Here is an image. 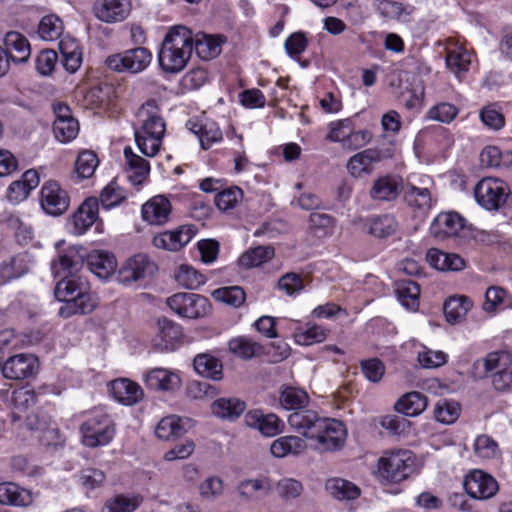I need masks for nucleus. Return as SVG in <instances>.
I'll return each mask as SVG.
<instances>
[{"mask_svg":"<svg viewBox=\"0 0 512 512\" xmlns=\"http://www.w3.org/2000/svg\"><path fill=\"white\" fill-rule=\"evenodd\" d=\"M82 266V262L67 254L60 255L51 264L54 275L61 278L55 286L54 295L63 302L58 311L63 318L91 313L97 305L95 297L89 293L88 283L79 274Z\"/></svg>","mask_w":512,"mask_h":512,"instance_id":"1","label":"nucleus"},{"mask_svg":"<svg viewBox=\"0 0 512 512\" xmlns=\"http://www.w3.org/2000/svg\"><path fill=\"white\" fill-rule=\"evenodd\" d=\"M193 52V31L184 25L168 28L162 41L158 61L166 73H179L189 62Z\"/></svg>","mask_w":512,"mask_h":512,"instance_id":"2","label":"nucleus"},{"mask_svg":"<svg viewBox=\"0 0 512 512\" xmlns=\"http://www.w3.org/2000/svg\"><path fill=\"white\" fill-rule=\"evenodd\" d=\"M82 443L90 448L105 446L115 435L112 419L102 410L92 411L81 424Z\"/></svg>","mask_w":512,"mask_h":512,"instance_id":"3","label":"nucleus"},{"mask_svg":"<svg viewBox=\"0 0 512 512\" xmlns=\"http://www.w3.org/2000/svg\"><path fill=\"white\" fill-rule=\"evenodd\" d=\"M413 466V453L406 449L385 451L378 460L380 476L392 483H399L407 479L413 471Z\"/></svg>","mask_w":512,"mask_h":512,"instance_id":"4","label":"nucleus"},{"mask_svg":"<svg viewBox=\"0 0 512 512\" xmlns=\"http://www.w3.org/2000/svg\"><path fill=\"white\" fill-rule=\"evenodd\" d=\"M152 58V52L148 48L136 47L108 56L105 65L117 73L138 74L149 67Z\"/></svg>","mask_w":512,"mask_h":512,"instance_id":"5","label":"nucleus"},{"mask_svg":"<svg viewBox=\"0 0 512 512\" xmlns=\"http://www.w3.org/2000/svg\"><path fill=\"white\" fill-rule=\"evenodd\" d=\"M169 308L183 318H203L210 312L209 300L199 294L180 292L166 300Z\"/></svg>","mask_w":512,"mask_h":512,"instance_id":"6","label":"nucleus"},{"mask_svg":"<svg viewBox=\"0 0 512 512\" xmlns=\"http://www.w3.org/2000/svg\"><path fill=\"white\" fill-rule=\"evenodd\" d=\"M509 193V187L504 181L492 177L481 179L474 188L476 201L487 210H498L502 207Z\"/></svg>","mask_w":512,"mask_h":512,"instance_id":"7","label":"nucleus"},{"mask_svg":"<svg viewBox=\"0 0 512 512\" xmlns=\"http://www.w3.org/2000/svg\"><path fill=\"white\" fill-rule=\"evenodd\" d=\"M39 201L42 210L54 217L63 215L70 206L68 192L54 180H49L42 185Z\"/></svg>","mask_w":512,"mask_h":512,"instance_id":"8","label":"nucleus"},{"mask_svg":"<svg viewBox=\"0 0 512 512\" xmlns=\"http://www.w3.org/2000/svg\"><path fill=\"white\" fill-rule=\"evenodd\" d=\"M311 440L316 441L315 449L320 451H334L341 448L346 437L343 423L332 418H325L321 428Z\"/></svg>","mask_w":512,"mask_h":512,"instance_id":"9","label":"nucleus"},{"mask_svg":"<svg viewBox=\"0 0 512 512\" xmlns=\"http://www.w3.org/2000/svg\"><path fill=\"white\" fill-rule=\"evenodd\" d=\"M136 117L139 128L135 131H139L141 135L164 136L166 124L156 100L150 99L142 104Z\"/></svg>","mask_w":512,"mask_h":512,"instance_id":"10","label":"nucleus"},{"mask_svg":"<svg viewBox=\"0 0 512 512\" xmlns=\"http://www.w3.org/2000/svg\"><path fill=\"white\" fill-rule=\"evenodd\" d=\"M38 368V359L33 354L21 353L9 357L2 364V375L9 380H23L33 376Z\"/></svg>","mask_w":512,"mask_h":512,"instance_id":"11","label":"nucleus"},{"mask_svg":"<svg viewBox=\"0 0 512 512\" xmlns=\"http://www.w3.org/2000/svg\"><path fill=\"white\" fill-rule=\"evenodd\" d=\"M463 485L467 494L474 499H488L498 490L496 480L481 470L470 472L465 477Z\"/></svg>","mask_w":512,"mask_h":512,"instance_id":"12","label":"nucleus"},{"mask_svg":"<svg viewBox=\"0 0 512 512\" xmlns=\"http://www.w3.org/2000/svg\"><path fill=\"white\" fill-rule=\"evenodd\" d=\"M131 0H98L94 4L95 17L108 24L124 21L131 12Z\"/></svg>","mask_w":512,"mask_h":512,"instance_id":"13","label":"nucleus"},{"mask_svg":"<svg viewBox=\"0 0 512 512\" xmlns=\"http://www.w3.org/2000/svg\"><path fill=\"white\" fill-rule=\"evenodd\" d=\"M196 234L192 225H182L175 230L165 231L153 237L156 248L167 251H178L187 245Z\"/></svg>","mask_w":512,"mask_h":512,"instance_id":"14","label":"nucleus"},{"mask_svg":"<svg viewBox=\"0 0 512 512\" xmlns=\"http://www.w3.org/2000/svg\"><path fill=\"white\" fill-rule=\"evenodd\" d=\"M156 265L147 255L137 254L129 258L119 270V279L123 284H130L155 272Z\"/></svg>","mask_w":512,"mask_h":512,"instance_id":"15","label":"nucleus"},{"mask_svg":"<svg viewBox=\"0 0 512 512\" xmlns=\"http://www.w3.org/2000/svg\"><path fill=\"white\" fill-rule=\"evenodd\" d=\"M325 417H321L314 410L301 409L292 412L287 419L291 429L303 435L307 439H311L315 433L321 428Z\"/></svg>","mask_w":512,"mask_h":512,"instance_id":"16","label":"nucleus"},{"mask_svg":"<svg viewBox=\"0 0 512 512\" xmlns=\"http://www.w3.org/2000/svg\"><path fill=\"white\" fill-rule=\"evenodd\" d=\"M172 212L170 200L164 195H156L147 200L141 208L142 219L150 225H165Z\"/></svg>","mask_w":512,"mask_h":512,"instance_id":"17","label":"nucleus"},{"mask_svg":"<svg viewBox=\"0 0 512 512\" xmlns=\"http://www.w3.org/2000/svg\"><path fill=\"white\" fill-rule=\"evenodd\" d=\"M465 220L456 212L440 213L430 225V234L438 240L457 236Z\"/></svg>","mask_w":512,"mask_h":512,"instance_id":"18","label":"nucleus"},{"mask_svg":"<svg viewBox=\"0 0 512 512\" xmlns=\"http://www.w3.org/2000/svg\"><path fill=\"white\" fill-rule=\"evenodd\" d=\"M402 189L401 177L388 174L374 180L369 195L374 201L391 202L398 198Z\"/></svg>","mask_w":512,"mask_h":512,"instance_id":"19","label":"nucleus"},{"mask_svg":"<svg viewBox=\"0 0 512 512\" xmlns=\"http://www.w3.org/2000/svg\"><path fill=\"white\" fill-rule=\"evenodd\" d=\"M98 216L99 200L96 197L87 198L72 215L73 233L84 234L96 222Z\"/></svg>","mask_w":512,"mask_h":512,"instance_id":"20","label":"nucleus"},{"mask_svg":"<svg viewBox=\"0 0 512 512\" xmlns=\"http://www.w3.org/2000/svg\"><path fill=\"white\" fill-rule=\"evenodd\" d=\"M146 385L157 391H176L180 388L179 375L166 368H153L144 377Z\"/></svg>","mask_w":512,"mask_h":512,"instance_id":"21","label":"nucleus"},{"mask_svg":"<svg viewBox=\"0 0 512 512\" xmlns=\"http://www.w3.org/2000/svg\"><path fill=\"white\" fill-rule=\"evenodd\" d=\"M186 127L195 134L203 149H209L214 143L222 140V132L214 121L191 119L187 121Z\"/></svg>","mask_w":512,"mask_h":512,"instance_id":"22","label":"nucleus"},{"mask_svg":"<svg viewBox=\"0 0 512 512\" xmlns=\"http://www.w3.org/2000/svg\"><path fill=\"white\" fill-rule=\"evenodd\" d=\"M225 38L220 35L193 33V50L202 60H211L217 57L222 51Z\"/></svg>","mask_w":512,"mask_h":512,"instance_id":"23","label":"nucleus"},{"mask_svg":"<svg viewBox=\"0 0 512 512\" xmlns=\"http://www.w3.org/2000/svg\"><path fill=\"white\" fill-rule=\"evenodd\" d=\"M86 266L100 279H108L116 270L117 261L112 253L95 250L88 254Z\"/></svg>","mask_w":512,"mask_h":512,"instance_id":"24","label":"nucleus"},{"mask_svg":"<svg viewBox=\"0 0 512 512\" xmlns=\"http://www.w3.org/2000/svg\"><path fill=\"white\" fill-rule=\"evenodd\" d=\"M158 334L154 338V345L161 351L173 350L182 337V328L174 321L161 318L157 322Z\"/></svg>","mask_w":512,"mask_h":512,"instance_id":"25","label":"nucleus"},{"mask_svg":"<svg viewBox=\"0 0 512 512\" xmlns=\"http://www.w3.org/2000/svg\"><path fill=\"white\" fill-rule=\"evenodd\" d=\"M3 43L9 55V60L14 63H25L28 61L31 49L28 40L19 32L10 31L5 34Z\"/></svg>","mask_w":512,"mask_h":512,"instance_id":"26","label":"nucleus"},{"mask_svg":"<svg viewBox=\"0 0 512 512\" xmlns=\"http://www.w3.org/2000/svg\"><path fill=\"white\" fill-rule=\"evenodd\" d=\"M427 262L440 271H461L466 267V261L456 253L443 252L436 248H431L426 254Z\"/></svg>","mask_w":512,"mask_h":512,"instance_id":"27","label":"nucleus"},{"mask_svg":"<svg viewBox=\"0 0 512 512\" xmlns=\"http://www.w3.org/2000/svg\"><path fill=\"white\" fill-rule=\"evenodd\" d=\"M111 393L114 398L124 405H134L143 398L142 388L135 382L120 378L111 382Z\"/></svg>","mask_w":512,"mask_h":512,"instance_id":"28","label":"nucleus"},{"mask_svg":"<svg viewBox=\"0 0 512 512\" xmlns=\"http://www.w3.org/2000/svg\"><path fill=\"white\" fill-rule=\"evenodd\" d=\"M127 178L133 185H141L150 172L149 162L133 153L130 147L124 149Z\"/></svg>","mask_w":512,"mask_h":512,"instance_id":"29","label":"nucleus"},{"mask_svg":"<svg viewBox=\"0 0 512 512\" xmlns=\"http://www.w3.org/2000/svg\"><path fill=\"white\" fill-rule=\"evenodd\" d=\"M309 402V394L304 389L287 384L281 386L279 404L283 409L296 412L306 408Z\"/></svg>","mask_w":512,"mask_h":512,"instance_id":"30","label":"nucleus"},{"mask_svg":"<svg viewBox=\"0 0 512 512\" xmlns=\"http://www.w3.org/2000/svg\"><path fill=\"white\" fill-rule=\"evenodd\" d=\"M32 503L29 490L12 482L0 483V504L25 507Z\"/></svg>","mask_w":512,"mask_h":512,"instance_id":"31","label":"nucleus"},{"mask_svg":"<svg viewBox=\"0 0 512 512\" xmlns=\"http://www.w3.org/2000/svg\"><path fill=\"white\" fill-rule=\"evenodd\" d=\"M379 15L390 21L406 22L413 12V7L395 0H375Z\"/></svg>","mask_w":512,"mask_h":512,"instance_id":"32","label":"nucleus"},{"mask_svg":"<svg viewBox=\"0 0 512 512\" xmlns=\"http://www.w3.org/2000/svg\"><path fill=\"white\" fill-rule=\"evenodd\" d=\"M365 227L369 234L386 238L397 231L398 222L392 214L372 215L365 220Z\"/></svg>","mask_w":512,"mask_h":512,"instance_id":"33","label":"nucleus"},{"mask_svg":"<svg viewBox=\"0 0 512 512\" xmlns=\"http://www.w3.org/2000/svg\"><path fill=\"white\" fill-rule=\"evenodd\" d=\"M427 404V397L424 394L412 391L400 397L395 403L394 408L405 416L415 417L426 409Z\"/></svg>","mask_w":512,"mask_h":512,"instance_id":"34","label":"nucleus"},{"mask_svg":"<svg viewBox=\"0 0 512 512\" xmlns=\"http://www.w3.org/2000/svg\"><path fill=\"white\" fill-rule=\"evenodd\" d=\"M193 365L195 371L205 378H209L214 381H219L223 378L222 362L211 354H198L194 358Z\"/></svg>","mask_w":512,"mask_h":512,"instance_id":"35","label":"nucleus"},{"mask_svg":"<svg viewBox=\"0 0 512 512\" xmlns=\"http://www.w3.org/2000/svg\"><path fill=\"white\" fill-rule=\"evenodd\" d=\"M471 64V58L469 52L449 40L448 46L446 47V65L456 75L466 72Z\"/></svg>","mask_w":512,"mask_h":512,"instance_id":"36","label":"nucleus"},{"mask_svg":"<svg viewBox=\"0 0 512 512\" xmlns=\"http://www.w3.org/2000/svg\"><path fill=\"white\" fill-rule=\"evenodd\" d=\"M381 160V153L374 148L365 149L353 155L348 163L347 169L353 177H359L364 172H369L371 164Z\"/></svg>","mask_w":512,"mask_h":512,"instance_id":"37","label":"nucleus"},{"mask_svg":"<svg viewBox=\"0 0 512 512\" xmlns=\"http://www.w3.org/2000/svg\"><path fill=\"white\" fill-rule=\"evenodd\" d=\"M472 308V301L466 296L449 297L443 305L444 315L451 324L460 323Z\"/></svg>","mask_w":512,"mask_h":512,"instance_id":"38","label":"nucleus"},{"mask_svg":"<svg viewBox=\"0 0 512 512\" xmlns=\"http://www.w3.org/2000/svg\"><path fill=\"white\" fill-rule=\"evenodd\" d=\"M405 201L419 216H425L431 209L433 199L427 188L411 186L405 192Z\"/></svg>","mask_w":512,"mask_h":512,"instance_id":"39","label":"nucleus"},{"mask_svg":"<svg viewBox=\"0 0 512 512\" xmlns=\"http://www.w3.org/2000/svg\"><path fill=\"white\" fill-rule=\"evenodd\" d=\"M395 293L401 304L410 310H416L419 305L420 286L409 279L395 282Z\"/></svg>","mask_w":512,"mask_h":512,"instance_id":"40","label":"nucleus"},{"mask_svg":"<svg viewBox=\"0 0 512 512\" xmlns=\"http://www.w3.org/2000/svg\"><path fill=\"white\" fill-rule=\"evenodd\" d=\"M211 409L218 418L235 420L244 412L246 404L237 398H220L212 403Z\"/></svg>","mask_w":512,"mask_h":512,"instance_id":"41","label":"nucleus"},{"mask_svg":"<svg viewBox=\"0 0 512 512\" xmlns=\"http://www.w3.org/2000/svg\"><path fill=\"white\" fill-rule=\"evenodd\" d=\"M305 440L298 436H282L274 440L270 446L271 454L274 457L282 458L288 454H299L306 450Z\"/></svg>","mask_w":512,"mask_h":512,"instance_id":"42","label":"nucleus"},{"mask_svg":"<svg viewBox=\"0 0 512 512\" xmlns=\"http://www.w3.org/2000/svg\"><path fill=\"white\" fill-rule=\"evenodd\" d=\"M325 489L329 495L338 500H354L360 496V488L342 478L328 479L325 483Z\"/></svg>","mask_w":512,"mask_h":512,"instance_id":"43","label":"nucleus"},{"mask_svg":"<svg viewBox=\"0 0 512 512\" xmlns=\"http://www.w3.org/2000/svg\"><path fill=\"white\" fill-rule=\"evenodd\" d=\"M186 432L183 420L176 415L162 418L156 426L155 433L159 439L171 440L182 436Z\"/></svg>","mask_w":512,"mask_h":512,"instance_id":"44","label":"nucleus"},{"mask_svg":"<svg viewBox=\"0 0 512 512\" xmlns=\"http://www.w3.org/2000/svg\"><path fill=\"white\" fill-rule=\"evenodd\" d=\"M174 278L178 285L191 290L198 289L206 282L205 276L188 264L180 265Z\"/></svg>","mask_w":512,"mask_h":512,"instance_id":"45","label":"nucleus"},{"mask_svg":"<svg viewBox=\"0 0 512 512\" xmlns=\"http://www.w3.org/2000/svg\"><path fill=\"white\" fill-rule=\"evenodd\" d=\"M142 501L143 497L140 495L125 496L119 494L107 500L102 512H134Z\"/></svg>","mask_w":512,"mask_h":512,"instance_id":"46","label":"nucleus"},{"mask_svg":"<svg viewBox=\"0 0 512 512\" xmlns=\"http://www.w3.org/2000/svg\"><path fill=\"white\" fill-rule=\"evenodd\" d=\"M63 30V21L57 15L49 14L42 17L37 32L42 40L54 41L62 35Z\"/></svg>","mask_w":512,"mask_h":512,"instance_id":"47","label":"nucleus"},{"mask_svg":"<svg viewBox=\"0 0 512 512\" xmlns=\"http://www.w3.org/2000/svg\"><path fill=\"white\" fill-rule=\"evenodd\" d=\"M328 335V330L320 325L310 324L306 328H299L294 334L297 344L309 346L315 343L323 342Z\"/></svg>","mask_w":512,"mask_h":512,"instance_id":"48","label":"nucleus"},{"mask_svg":"<svg viewBox=\"0 0 512 512\" xmlns=\"http://www.w3.org/2000/svg\"><path fill=\"white\" fill-rule=\"evenodd\" d=\"M128 198V193L115 181H111L101 191L100 203L106 210L119 206Z\"/></svg>","mask_w":512,"mask_h":512,"instance_id":"49","label":"nucleus"},{"mask_svg":"<svg viewBox=\"0 0 512 512\" xmlns=\"http://www.w3.org/2000/svg\"><path fill=\"white\" fill-rule=\"evenodd\" d=\"M211 295L216 301L235 308L240 307L246 299L245 292L240 286L220 287Z\"/></svg>","mask_w":512,"mask_h":512,"instance_id":"50","label":"nucleus"},{"mask_svg":"<svg viewBox=\"0 0 512 512\" xmlns=\"http://www.w3.org/2000/svg\"><path fill=\"white\" fill-rule=\"evenodd\" d=\"M460 405L453 400L440 399L434 407V418L443 424L454 423L460 415Z\"/></svg>","mask_w":512,"mask_h":512,"instance_id":"51","label":"nucleus"},{"mask_svg":"<svg viewBox=\"0 0 512 512\" xmlns=\"http://www.w3.org/2000/svg\"><path fill=\"white\" fill-rule=\"evenodd\" d=\"M290 348L283 340L258 346V357H263L269 363H279L289 356Z\"/></svg>","mask_w":512,"mask_h":512,"instance_id":"52","label":"nucleus"},{"mask_svg":"<svg viewBox=\"0 0 512 512\" xmlns=\"http://www.w3.org/2000/svg\"><path fill=\"white\" fill-rule=\"evenodd\" d=\"M483 366L487 374L503 371L512 366V355L507 351H493L483 358Z\"/></svg>","mask_w":512,"mask_h":512,"instance_id":"53","label":"nucleus"},{"mask_svg":"<svg viewBox=\"0 0 512 512\" xmlns=\"http://www.w3.org/2000/svg\"><path fill=\"white\" fill-rule=\"evenodd\" d=\"M98 164L99 160L95 152L91 150L81 151L75 161L77 176L81 179L90 178L93 176Z\"/></svg>","mask_w":512,"mask_h":512,"instance_id":"54","label":"nucleus"},{"mask_svg":"<svg viewBox=\"0 0 512 512\" xmlns=\"http://www.w3.org/2000/svg\"><path fill=\"white\" fill-rule=\"evenodd\" d=\"M228 349L236 357L248 360L256 353V343L248 336H237L229 340Z\"/></svg>","mask_w":512,"mask_h":512,"instance_id":"55","label":"nucleus"},{"mask_svg":"<svg viewBox=\"0 0 512 512\" xmlns=\"http://www.w3.org/2000/svg\"><path fill=\"white\" fill-rule=\"evenodd\" d=\"M474 453L477 457L490 460L496 459L501 452L498 443L489 435H479L474 441Z\"/></svg>","mask_w":512,"mask_h":512,"instance_id":"56","label":"nucleus"},{"mask_svg":"<svg viewBox=\"0 0 512 512\" xmlns=\"http://www.w3.org/2000/svg\"><path fill=\"white\" fill-rule=\"evenodd\" d=\"M26 270L22 257H9L0 264V285L22 276Z\"/></svg>","mask_w":512,"mask_h":512,"instance_id":"57","label":"nucleus"},{"mask_svg":"<svg viewBox=\"0 0 512 512\" xmlns=\"http://www.w3.org/2000/svg\"><path fill=\"white\" fill-rule=\"evenodd\" d=\"M334 219L325 213H311L309 216V232L317 238H323L332 232Z\"/></svg>","mask_w":512,"mask_h":512,"instance_id":"58","label":"nucleus"},{"mask_svg":"<svg viewBox=\"0 0 512 512\" xmlns=\"http://www.w3.org/2000/svg\"><path fill=\"white\" fill-rule=\"evenodd\" d=\"M285 429L284 421L274 413L258 414V431L266 437H273Z\"/></svg>","mask_w":512,"mask_h":512,"instance_id":"59","label":"nucleus"},{"mask_svg":"<svg viewBox=\"0 0 512 512\" xmlns=\"http://www.w3.org/2000/svg\"><path fill=\"white\" fill-rule=\"evenodd\" d=\"M53 132L55 138L62 142L67 143L75 139L79 133V123L75 118L62 120H54Z\"/></svg>","mask_w":512,"mask_h":512,"instance_id":"60","label":"nucleus"},{"mask_svg":"<svg viewBox=\"0 0 512 512\" xmlns=\"http://www.w3.org/2000/svg\"><path fill=\"white\" fill-rule=\"evenodd\" d=\"M379 424L390 435L398 436L407 433L411 425L410 421L405 417L396 414L382 416Z\"/></svg>","mask_w":512,"mask_h":512,"instance_id":"61","label":"nucleus"},{"mask_svg":"<svg viewBox=\"0 0 512 512\" xmlns=\"http://www.w3.org/2000/svg\"><path fill=\"white\" fill-rule=\"evenodd\" d=\"M46 388H39L38 390L32 389H19L13 393V403L17 409L27 410L39 402V396L44 394Z\"/></svg>","mask_w":512,"mask_h":512,"instance_id":"62","label":"nucleus"},{"mask_svg":"<svg viewBox=\"0 0 512 512\" xmlns=\"http://www.w3.org/2000/svg\"><path fill=\"white\" fill-rule=\"evenodd\" d=\"M7 226L14 231L17 241L26 244L33 238V228L31 224L24 221L18 215H10L7 218Z\"/></svg>","mask_w":512,"mask_h":512,"instance_id":"63","label":"nucleus"},{"mask_svg":"<svg viewBox=\"0 0 512 512\" xmlns=\"http://www.w3.org/2000/svg\"><path fill=\"white\" fill-rule=\"evenodd\" d=\"M242 197L243 192L239 187H229L217 193L215 196V204L218 209L227 211L234 208Z\"/></svg>","mask_w":512,"mask_h":512,"instance_id":"64","label":"nucleus"}]
</instances>
